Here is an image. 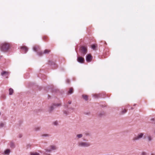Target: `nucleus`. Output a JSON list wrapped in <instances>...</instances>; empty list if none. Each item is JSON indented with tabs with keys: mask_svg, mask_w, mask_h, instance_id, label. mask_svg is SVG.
<instances>
[{
	"mask_svg": "<svg viewBox=\"0 0 155 155\" xmlns=\"http://www.w3.org/2000/svg\"><path fill=\"white\" fill-rule=\"evenodd\" d=\"M58 149L57 146L54 145H50L48 148L45 149L44 151H43L44 155H51L50 154L52 151Z\"/></svg>",
	"mask_w": 155,
	"mask_h": 155,
	"instance_id": "obj_1",
	"label": "nucleus"
},
{
	"mask_svg": "<svg viewBox=\"0 0 155 155\" xmlns=\"http://www.w3.org/2000/svg\"><path fill=\"white\" fill-rule=\"evenodd\" d=\"M91 145V143L87 141H80L78 143V147H87Z\"/></svg>",
	"mask_w": 155,
	"mask_h": 155,
	"instance_id": "obj_2",
	"label": "nucleus"
},
{
	"mask_svg": "<svg viewBox=\"0 0 155 155\" xmlns=\"http://www.w3.org/2000/svg\"><path fill=\"white\" fill-rule=\"evenodd\" d=\"M9 46L10 45L9 43L7 42H4L1 45V49L2 51H6L9 49Z\"/></svg>",
	"mask_w": 155,
	"mask_h": 155,
	"instance_id": "obj_3",
	"label": "nucleus"
},
{
	"mask_svg": "<svg viewBox=\"0 0 155 155\" xmlns=\"http://www.w3.org/2000/svg\"><path fill=\"white\" fill-rule=\"evenodd\" d=\"M144 135V133H139L138 135L134 137L133 138V140L134 141H135L142 138Z\"/></svg>",
	"mask_w": 155,
	"mask_h": 155,
	"instance_id": "obj_4",
	"label": "nucleus"
},
{
	"mask_svg": "<svg viewBox=\"0 0 155 155\" xmlns=\"http://www.w3.org/2000/svg\"><path fill=\"white\" fill-rule=\"evenodd\" d=\"M81 53L84 55L87 52V50L86 48L84 47H82L81 48Z\"/></svg>",
	"mask_w": 155,
	"mask_h": 155,
	"instance_id": "obj_5",
	"label": "nucleus"
},
{
	"mask_svg": "<svg viewBox=\"0 0 155 155\" xmlns=\"http://www.w3.org/2000/svg\"><path fill=\"white\" fill-rule=\"evenodd\" d=\"M92 59V57L91 55L90 54H88L86 57V60L87 62H90L91 61Z\"/></svg>",
	"mask_w": 155,
	"mask_h": 155,
	"instance_id": "obj_6",
	"label": "nucleus"
},
{
	"mask_svg": "<svg viewBox=\"0 0 155 155\" xmlns=\"http://www.w3.org/2000/svg\"><path fill=\"white\" fill-rule=\"evenodd\" d=\"M78 61L81 63H83L84 61V58L81 57H79L77 58Z\"/></svg>",
	"mask_w": 155,
	"mask_h": 155,
	"instance_id": "obj_7",
	"label": "nucleus"
},
{
	"mask_svg": "<svg viewBox=\"0 0 155 155\" xmlns=\"http://www.w3.org/2000/svg\"><path fill=\"white\" fill-rule=\"evenodd\" d=\"M55 108V106L53 104L52 105H51L49 107V110L50 111H52Z\"/></svg>",
	"mask_w": 155,
	"mask_h": 155,
	"instance_id": "obj_8",
	"label": "nucleus"
},
{
	"mask_svg": "<svg viewBox=\"0 0 155 155\" xmlns=\"http://www.w3.org/2000/svg\"><path fill=\"white\" fill-rule=\"evenodd\" d=\"M147 140L148 142H150L152 140L153 138L151 136L148 135L147 136Z\"/></svg>",
	"mask_w": 155,
	"mask_h": 155,
	"instance_id": "obj_9",
	"label": "nucleus"
},
{
	"mask_svg": "<svg viewBox=\"0 0 155 155\" xmlns=\"http://www.w3.org/2000/svg\"><path fill=\"white\" fill-rule=\"evenodd\" d=\"M10 152V150L9 149H6L4 153V154L5 155H8Z\"/></svg>",
	"mask_w": 155,
	"mask_h": 155,
	"instance_id": "obj_10",
	"label": "nucleus"
},
{
	"mask_svg": "<svg viewBox=\"0 0 155 155\" xmlns=\"http://www.w3.org/2000/svg\"><path fill=\"white\" fill-rule=\"evenodd\" d=\"M29 155H40L39 153L36 152H31L29 153Z\"/></svg>",
	"mask_w": 155,
	"mask_h": 155,
	"instance_id": "obj_11",
	"label": "nucleus"
},
{
	"mask_svg": "<svg viewBox=\"0 0 155 155\" xmlns=\"http://www.w3.org/2000/svg\"><path fill=\"white\" fill-rule=\"evenodd\" d=\"M41 127L39 126H36L34 128V130L36 131H38L40 130Z\"/></svg>",
	"mask_w": 155,
	"mask_h": 155,
	"instance_id": "obj_12",
	"label": "nucleus"
},
{
	"mask_svg": "<svg viewBox=\"0 0 155 155\" xmlns=\"http://www.w3.org/2000/svg\"><path fill=\"white\" fill-rule=\"evenodd\" d=\"M83 135L82 134H78L76 135V138L78 139H80L83 137Z\"/></svg>",
	"mask_w": 155,
	"mask_h": 155,
	"instance_id": "obj_13",
	"label": "nucleus"
},
{
	"mask_svg": "<svg viewBox=\"0 0 155 155\" xmlns=\"http://www.w3.org/2000/svg\"><path fill=\"white\" fill-rule=\"evenodd\" d=\"M39 49V48L38 46H34L33 48V50L35 51H37Z\"/></svg>",
	"mask_w": 155,
	"mask_h": 155,
	"instance_id": "obj_14",
	"label": "nucleus"
},
{
	"mask_svg": "<svg viewBox=\"0 0 155 155\" xmlns=\"http://www.w3.org/2000/svg\"><path fill=\"white\" fill-rule=\"evenodd\" d=\"M9 74V72L6 71H3L1 73V75L2 76H4L5 75H8Z\"/></svg>",
	"mask_w": 155,
	"mask_h": 155,
	"instance_id": "obj_15",
	"label": "nucleus"
},
{
	"mask_svg": "<svg viewBox=\"0 0 155 155\" xmlns=\"http://www.w3.org/2000/svg\"><path fill=\"white\" fill-rule=\"evenodd\" d=\"M50 51V50H45L43 53H42V52H40V54H47L49 53Z\"/></svg>",
	"mask_w": 155,
	"mask_h": 155,
	"instance_id": "obj_16",
	"label": "nucleus"
},
{
	"mask_svg": "<svg viewBox=\"0 0 155 155\" xmlns=\"http://www.w3.org/2000/svg\"><path fill=\"white\" fill-rule=\"evenodd\" d=\"M13 90L12 88H10L9 90V94L10 95H11L13 93Z\"/></svg>",
	"mask_w": 155,
	"mask_h": 155,
	"instance_id": "obj_17",
	"label": "nucleus"
},
{
	"mask_svg": "<svg viewBox=\"0 0 155 155\" xmlns=\"http://www.w3.org/2000/svg\"><path fill=\"white\" fill-rule=\"evenodd\" d=\"M75 110V109L72 107H71L69 108V111L70 113L71 112H73Z\"/></svg>",
	"mask_w": 155,
	"mask_h": 155,
	"instance_id": "obj_18",
	"label": "nucleus"
},
{
	"mask_svg": "<svg viewBox=\"0 0 155 155\" xmlns=\"http://www.w3.org/2000/svg\"><path fill=\"white\" fill-rule=\"evenodd\" d=\"M41 136L43 137H48L50 136V135L47 134H41Z\"/></svg>",
	"mask_w": 155,
	"mask_h": 155,
	"instance_id": "obj_19",
	"label": "nucleus"
},
{
	"mask_svg": "<svg viewBox=\"0 0 155 155\" xmlns=\"http://www.w3.org/2000/svg\"><path fill=\"white\" fill-rule=\"evenodd\" d=\"M83 98L85 100H87L88 97L87 95H83L82 96Z\"/></svg>",
	"mask_w": 155,
	"mask_h": 155,
	"instance_id": "obj_20",
	"label": "nucleus"
},
{
	"mask_svg": "<svg viewBox=\"0 0 155 155\" xmlns=\"http://www.w3.org/2000/svg\"><path fill=\"white\" fill-rule=\"evenodd\" d=\"M21 48L24 50L25 51V52L26 51H27L28 50V48H27L25 46L21 47Z\"/></svg>",
	"mask_w": 155,
	"mask_h": 155,
	"instance_id": "obj_21",
	"label": "nucleus"
},
{
	"mask_svg": "<svg viewBox=\"0 0 155 155\" xmlns=\"http://www.w3.org/2000/svg\"><path fill=\"white\" fill-rule=\"evenodd\" d=\"M10 146L11 148H14L15 147V144L11 142L10 143Z\"/></svg>",
	"mask_w": 155,
	"mask_h": 155,
	"instance_id": "obj_22",
	"label": "nucleus"
},
{
	"mask_svg": "<svg viewBox=\"0 0 155 155\" xmlns=\"http://www.w3.org/2000/svg\"><path fill=\"white\" fill-rule=\"evenodd\" d=\"M5 124L3 122L0 123V128H2L4 127Z\"/></svg>",
	"mask_w": 155,
	"mask_h": 155,
	"instance_id": "obj_23",
	"label": "nucleus"
},
{
	"mask_svg": "<svg viewBox=\"0 0 155 155\" xmlns=\"http://www.w3.org/2000/svg\"><path fill=\"white\" fill-rule=\"evenodd\" d=\"M53 125L55 126H57L58 124V122L57 121H55L53 122L52 123Z\"/></svg>",
	"mask_w": 155,
	"mask_h": 155,
	"instance_id": "obj_24",
	"label": "nucleus"
},
{
	"mask_svg": "<svg viewBox=\"0 0 155 155\" xmlns=\"http://www.w3.org/2000/svg\"><path fill=\"white\" fill-rule=\"evenodd\" d=\"M64 113L67 115L69 114L70 113V112L69 111H68L67 110H64Z\"/></svg>",
	"mask_w": 155,
	"mask_h": 155,
	"instance_id": "obj_25",
	"label": "nucleus"
},
{
	"mask_svg": "<svg viewBox=\"0 0 155 155\" xmlns=\"http://www.w3.org/2000/svg\"><path fill=\"white\" fill-rule=\"evenodd\" d=\"M73 92V89L72 88H70L69 91H68V93L69 94H71Z\"/></svg>",
	"mask_w": 155,
	"mask_h": 155,
	"instance_id": "obj_26",
	"label": "nucleus"
},
{
	"mask_svg": "<svg viewBox=\"0 0 155 155\" xmlns=\"http://www.w3.org/2000/svg\"><path fill=\"white\" fill-rule=\"evenodd\" d=\"M54 104V106H55V107H58V106H61V104L60 103H59V104Z\"/></svg>",
	"mask_w": 155,
	"mask_h": 155,
	"instance_id": "obj_27",
	"label": "nucleus"
},
{
	"mask_svg": "<svg viewBox=\"0 0 155 155\" xmlns=\"http://www.w3.org/2000/svg\"><path fill=\"white\" fill-rule=\"evenodd\" d=\"M91 48L93 50H94L96 48V46L95 45H93L91 46Z\"/></svg>",
	"mask_w": 155,
	"mask_h": 155,
	"instance_id": "obj_28",
	"label": "nucleus"
},
{
	"mask_svg": "<svg viewBox=\"0 0 155 155\" xmlns=\"http://www.w3.org/2000/svg\"><path fill=\"white\" fill-rule=\"evenodd\" d=\"M141 155H147V153L145 152H142L141 153Z\"/></svg>",
	"mask_w": 155,
	"mask_h": 155,
	"instance_id": "obj_29",
	"label": "nucleus"
},
{
	"mask_svg": "<svg viewBox=\"0 0 155 155\" xmlns=\"http://www.w3.org/2000/svg\"><path fill=\"white\" fill-rule=\"evenodd\" d=\"M127 110L124 109L122 111V113L124 114L127 112Z\"/></svg>",
	"mask_w": 155,
	"mask_h": 155,
	"instance_id": "obj_30",
	"label": "nucleus"
},
{
	"mask_svg": "<svg viewBox=\"0 0 155 155\" xmlns=\"http://www.w3.org/2000/svg\"><path fill=\"white\" fill-rule=\"evenodd\" d=\"M68 103L69 104H71V101H68Z\"/></svg>",
	"mask_w": 155,
	"mask_h": 155,
	"instance_id": "obj_31",
	"label": "nucleus"
},
{
	"mask_svg": "<svg viewBox=\"0 0 155 155\" xmlns=\"http://www.w3.org/2000/svg\"><path fill=\"white\" fill-rule=\"evenodd\" d=\"M64 106L65 107H68V106L67 105H65Z\"/></svg>",
	"mask_w": 155,
	"mask_h": 155,
	"instance_id": "obj_32",
	"label": "nucleus"
},
{
	"mask_svg": "<svg viewBox=\"0 0 155 155\" xmlns=\"http://www.w3.org/2000/svg\"><path fill=\"white\" fill-rule=\"evenodd\" d=\"M67 81H68V83H69V80H67Z\"/></svg>",
	"mask_w": 155,
	"mask_h": 155,
	"instance_id": "obj_33",
	"label": "nucleus"
},
{
	"mask_svg": "<svg viewBox=\"0 0 155 155\" xmlns=\"http://www.w3.org/2000/svg\"><path fill=\"white\" fill-rule=\"evenodd\" d=\"M28 147H30V146H29V145H28Z\"/></svg>",
	"mask_w": 155,
	"mask_h": 155,
	"instance_id": "obj_34",
	"label": "nucleus"
},
{
	"mask_svg": "<svg viewBox=\"0 0 155 155\" xmlns=\"http://www.w3.org/2000/svg\"><path fill=\"white\" fill-rule=\"evenodd\" d=\"M154 134H155V130H154Z\"/></svg>",
	"mask_w": 155,
	"mask_h": 155,
	"instance_id": "obj_35",
	"label": "nucleus"
},
{
	"mask_svg": "<svg viewBox=\"0 0 155 155\" xmlns=\"http://www.w3.org/2000/svg\"><path fill=\"white\" fill-rule=\"evenodd\" d=\"M151 155H154V154H152Z\"/></svg>",
	"mask_w": 155,
	"mask_h": 155,
	"instance_id": "obj_36",
	"label": "nucleus"
}]
</instances>
